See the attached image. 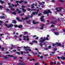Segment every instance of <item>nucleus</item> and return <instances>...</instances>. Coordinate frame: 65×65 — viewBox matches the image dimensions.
Instances as JSON below:
<instances>
[{
	"label": "nucleus",
	"mask_w": 65,
	"mask_h": 65,
	"mask_svg": "<svg viewBox=\"0 0 65 65\" xmlns=\"http://www.w3.org/2000/svg\"><path fill=\"white\" fill-rule=\"evenodd\" d=\"M0 2H1V4H3V3H4V2L3 1H0Z\"/></svg>",
	"instance_id": "obj_28"
},
{
	"label": "nucleus",
	"mask_w": 65,
	"mask_h": 65,
	"mask_svg": "<svg viewBox=\"0 0 65 65\" xmlns=\"http://www.w3.org/2000/svg\"><path fill=\"white\" fill-rule=\"evenodd\" d=\"M51 27H55V26H54V24H52V25H51Z\"/></svg>",
	"instance_id": "obj_39"
},
{
	"label": "nucleus",
	"mask_w": 65,
	"mask_h": 65,
	"mask_svg": "<svg viewBox=\"0 0 65 65\" xmlns=\"http://www.w3.org/2000/svg\"><path fill=\"white\" fill-rule=\"evenodd\" d=\"M24 14H25L24 13H22V14H21L20 15L21 16H23V15H24Z\"/></svg>",
	"instance_id": "obj_40"
},
{
	"label": "nucleus",
	"mask_w": 65,
	"mask_h": 65,
	"mask_svg": "<svg viewBox=\"0 0 65 65\" xmlns=\"http://www.w3.org/2000/svg\"><path fill=\"white\" fill-rule=\"evenodd\" d=\"M4 48L3 47L2 48V51H4Z\"/></svg>",
	"instance_id": "obj_50"
},
{
	"label": "nucleus",
	"mask_w": 65,
	"mask_h": 65,
	"mask_svg": "<svg viewBox=\"0 0 65 65\" xmlns=\"http://www.w3.org/2000/svg\"><path fill=\"white\" fill-rule=\"evenodd\" d=\"M50 37V35H48L47 36V37L45 38V39L46 40H48V38H49V37Z\"/></svg>",
	"instance_id": "obj_15"
},
{
	"label": "nucleus",
	"mask_w": 65,
	"mask_h": 65,
	"mask_svg": "<svg viewBox=\"0 0 65 65\" xmlns=\"http://www.w3.org/2000/svg\"><path fill=\"white\" fill-rule=\"evenodd\" d=\"M16 19L18 21H19V22H21L22 21L21 20H20V18H19L17 17L16 18Z\"/></svg>",
	"instance_id": "obj_18"
},
{
	"label": "nucleus",
	"mask_w": 65,
	"mask_h": 65,
	"mask_svg": "<svg viewBox=\"0 0 65 65\" xmlns=\"http://www.w3.org/2000/svg\"><path fill=\"white\" fill-rule=\"evenodd\" d=\"M32 43H38L37 41L34 40L32 42Z\"/></svg>",
	"instance_id": "obj_20"
},
{
	"label": "nucleus",
	"mask_w": 65,
	"mask_h": 65,
	"mask_svg": "<svg viewBox=\"0 0 65 65\" xmlns=\"http://www.w3.org/2000/svg\"><path fill=\"white\" fill-rule=\"evenodd\" d=\"M14 26L15 28H17V27H18V25L17 24L14 25Z\"/></svg>",
	"instance_id": "obj_25"
},
{
	"label": "nucleus",
	"mask_w": 65,
	"mask_h": 65,
	"mask_svg": "<svg viewBox=\"0 0 65 65\" xmlns=\"http://www.w3.org/2000/svg\"><path fill=\"white\" fill-rule=\"evenodd\" d=\"M12 27H13V25L12 24H10V25H8V28H9L10 27L11 28Z\"/></svg>",
	"instance_id": "obj_8"
},
{
	"label": "nucleus",
	"mask_w": 65,
	"mask_h": 65,
	"mask_svg": "<svg viewBox=\"0 0 65 65\" xmlns=\"http://www.w3.org/2000/svg\"><path fill=\"white\" fill-rule=\"evenodd\" d=\"M34 5H35V4L34 3L31 4V6H34Z\"/></svg>",
	"instance_id": "obj_32"
},
{
	"label": "nucleus",
	"mask_w": 65,
	"mask_h": 65,
	"mask_svg": "<svg viewBox=\"0 0 65 65\" xmlns=\"http://www.w3.org/2000/svg\"><path fill=\"white\" fill-rule=\"evenodd\" d=\"M6 10L7 11H9V9H6Z\"/></svg>",
	"instance_id": "obj_52"
},
{
	"label": "nucleus",
	"mask_w": 65,
	"mask_h": 65,
	"mask_svg": "<svg viewBox=\"0 0 65 65\" xmlns=\"http://www.w3.org/2000/svg\"><path fill=\"white\" fill-rule=\"evenodd\" d=\"M39 44V45H40L41 46V47H42V46H43V45H42V44L40 43Z\"/></svg>",
	"instance_id": "obj_38"
},
{
	"label": "nucleus",
	"mask_w": 65,
	"mask_h": 65,
	"mask_svg": "<svg viewBox=\"0 0 65 65\" xmlns=\"http://www.w3.org/2000/svg\"><path fill=\"white\" fill-rule=\"evenodd\" d=\"M35 11L36 10V9H31V11Z\"/></svg>",
	"instance_id": "obj_37"
},
{
	"label": "nucleus",
	"mask_w": 65,
	"mask_h": 65,
	"mask_svg": "<svg viewBox=\"0 0 65 65\" xmlns=\"http://www.w3.org/2000/svg\"><path fill=\"white\" fill-rule=\"evenodd\" d=\"M18 27L20 29H22V28H23V26L22 25H20L18 26Z\"/></svg>",
	"instance_id": "obj_13"
},
{
	"label": "nucleus",
	"mask_w": 65,
	"mask_h": 65,
	"mask_svg": "<svg viewBox=\"0 0 65 65\" xmlns=\"http://www.w3.org/2000/svg\"><path fill=\"white\" fill-rule=\"evenodd\" d=\"M29 18V17H26L25 18H23V19H22V21H25V20H28Z\"/></svg>",
	"instance_id": "obj_6"
},
{
	"label": "nucleus",
	"mask_w": 65,
	"mask_h": 65,
	"mask_svg": "<svg viewBox=\"0 0 65 65\" xmlns=\"http://www.w3.org/2000/svg\"><path fill=\"white\" fill-rule=\"evenodd\" d=\"M61 64H63L64 63V62H63V61H61Z\"/></svg>",
	"instance_id": "obj_54"
},
{
	"label": "nucleus",
	"mask_w": 65,
	"mask_h": 65,
	"mask_svg": "<svg viewBox=\"0 0 65 65\" xmlns=\"http://www.w3.org/2000/svg\"><path fill=\"white\" fill-rule=\"evenodd\" d=\"M61 59L63 60H65V57H61Z\"/></svg>",
	"instance_id": "obj_26"
},
{
	"label": "nucleus",
	"mask_w": 65,
	"mask_h": 65,
	"mask_svg": "<svg viewBox=\"0 0 65 65\" xmlns=\"http://www.w3.org/2000/svg\"><path fill=\"white\" fill-rule=\"evenodd\" d=\"M16 54H18V55H20V54H21L20 52H16Z\"/></svg>",
	"instance_id": "obj_29"
},
{
	"label": "nucleus",
	"mask_w": 65,
	"mask_h": 65,
	"mask_svg": "<svg viewBox=\"0 0 65 65\" xmlns=\"http://www.w3.org/2000/svg\"><path fill=\"white\" fill-rule=\"evenodd\" d=\"M30 10H31V9L29 8H28L27 9V10H28V11H30Z\"/></svg>",
	"instance_id": "obj_51"
},
{
	"label": "nucleus",
	"mask_w": 65,
	"mask_h": 65,
	"mask_svg": "<svg viewBox=\"0 0 65 65\" xmlns=\"http://www.w3.org/2000/svg\"><path fill=\"white\" fill-rule=\"evenodd\" d=\"M18 64L19 65H22V64H21V63H18Z\"/></svg>",
	"instance_id": "obj_57"
},
{
	"label": "nucleus",
	"mask_w": 65,
	"mask_h": 65,
	"mask_svg": "<svg viewBox=\"0 0 65 65\" xmlns=\"http://www.w3.org/2000/svg\"><path fill=\"white\" fill-rule=\"evenodd\" d=\"M42 14V13H39L38 14V16H40V15H41Z\"/></svg>",
	"instance_id": "obj_33"
},
{
	"label": "nucleus",
	"mask_w": 65,
	"mask_h": 65,
	"mask_svg": "<svg viewBox=\"0 0 65 65\" xmlns=\"http://www.w3.org/2000/svg\"><path fill=\"white\" fill-rule=\"evenodd\" d=\"M58 8H56V9L57 10V11H58V12H59L60 11V10H58Z\"/></svg>",
	"instance_id": "obj_31"
},
{
	"label": "nucleus",
	"mask_w": 65,
	"mask_h": 65,
	"mask_svg": "<svg viewBox=\"0 0 65 65\" xmlns=\"http://www.w3.org/2000/svg\"><path fill=\"white\" fill-rule=\"evenodd\" d=\"M22 1H16V3H19V4H22Z\"/></svg>",
	"instance_id": "obj_16"
},
{
	"label": "nucleus",
	"mask_w": 65,
	"mask_h": 65,
	"mask_svg": "<svg viewBox=\"0 0 65 65\" xmlns=\"http://www.w3.org/2000/svg\"><path fill=\"white\" fill-rule=\"evenodd\" d=\"M5 26L6 27H8V25H7V24H5Z\"/></svg>",
	"instance_id": "obj_45"
},
{
	"label": "nucleus",
	"mask_w": 65,
	"mask_h": 65,
	"mask_svg": "<svg viewBox=\"0 0 65 65\" xmlns=\"http://www.w3.org/2000/svg\"><path fill=\"white\" fill-rule=\"evenodd\" d=\"M36 37V35H35L33 36V37Z\"/></svg>",
	"instance_id": "obj_61"
},
{
	"label": "nucleus",
	"mask_w": 65,
	"mask_h": 65,
	"mask_svg": "<svg viewBox=\"0 0 65 65\" xmlns=\"http://www.w3.org/2000/svg\"><path fill=\"white\" fill-rule=\"evenodd\" d=\"M57 65H59V62H57Z\"/></svg>",
	"instance_id": "obj_63"
},
{
	"label": "nucleus",
	"mask_w": 65,
	"mask_h": 65,
	"mask_svg": "<svg viewBox=\"0 0 65 65\" xmlns=\"http://www.w3.org/2000/svg\"><path fill=\"white\" fill-rule=\"evenodd\" d=\"M44 18V16H42L40 18V20H41V22H43L44 21L43 18Z\"/></svg>",
	"instance_id": "obj_7"
},
{
	"label": "nucleus",
	"mask_w": 65,
	"mask_h": 65,
	"mask_svg": "<svg viewBox=\"0 0 65 65\" xmlns=\"http://www.w3.org/2000/svg\"><path fill=\"white\" fill-rule=\"evenodd\" d=\"M13 1H14L13 0H10V2H12Z\"/></svg>",
	"instance_id": "obj_55"
},
{
	"label": "nucleus",
	"mask_w": 65,
	"mask_h": 65,
	"mask_svg": "<svg viewBox=\"0 0 65 65\" xmlns=\"http://www.w3.org/2000/svg\"><path fill=\"white\" fill-rule=\"evenodd\" d=\"M24 34L26 35V34H28V32L27 31H24L23 33Z\"/></svg>",
	"instance_id": "obj_22"
},
{
	"label": "nucleus",
	"mask_w": 65,
	"mask_h": 65,
	"mask_svg": "<svg viewBox=\"0 0 65 65\" xmlns=\"http://www.w3.org/2000/svg\"><path fill=\"white\" fill-rule=\"evenodd\" d=\"M40 58H41V59H42V58H43V56H40Z\"/></svg>",
	"instance_id": "obj_59"
},
{
	"label": "nucleus",
	"mask_w": 65,
	"mask_h": 65,
	"mask_svg": "<svg viewBox=\"0 0 65 65\" xmlns=\"http://www.w3.org/2000/svg\"><path fill=\"white\" fill-rule=\"evenodd\" d=\"M59 1L61 2H62V3H64V1H62V0H59Z\"/></svg>",
	"instance_id": "obj_30"
},
{
	"label": "nucleus",
	"mask_w": 65,
	"mask_h": 65,
	"mask_svg": "<svg viewBox=\"0 0 65 65\" xmlns=\"http://www.w3.org/2000/svg\"><path fill=\"white\" fill-rule=\"evenodd\" d=\"M32 23L33 24H35V25H36L37 24H39V22H35L34 20L32 21Z\"/></svg>",
	"instance_id": "obj_5"
},
{
	"label": "nucleus",
	"mask_w": 65,
	"mask_h": 65,
	"mask_svg": "<svg viewBox=\"0 0 65 65\" xmlns=\"http://www.w3.org/2000/svg\"><path fill=\"white\" fill-rule=\"evenodd\" d=\"M4 59L5 60H8L9 59L8 57H7V56H4Z\"/></svg>",
	"instance_id": "obj_14"
},
{
	"label": "nucleus",
	"mask_w": 65,
	"mask_h": 65,
	"mask_svg": "<svg viewBox=\"0 0 65 65\" xmlns=\"http://www.w3.org/2000/svg\"><path fill=\"white\" fill-rule=\"evenodd\" d=\"M11 13L12 14H14V15H16V14H17V13H16V12H12Z\"/></svg>",
	"instance_id": "obj_24"
},
{
	"label": "nucleus",
	"mask_w": 65,
	"mask_h": 65,
	"mask_svg": "<svg viewBox=\"0 0 65 65\" xmlns=\"http://www.w3.org/2000/svg\"><path fill=\"white\" fill-rule=\"evenodd\" d=\"M47 14H48V13H52V11H51V10L50 9H48L47 10Z\"/></svg>",
	"instance_id": "obj_10"
},
{
	"label": "nucleus",
	"mask_w": 65,
	"mask_h": 65,
	"mask_svg": "<svg viewBox=\"0 0 65 65\" xmlns=\"http://www.w3.org/2000/svg\"><path fill=\"white\" fill-rule=\"evenodd\" d=\"M0 18L1 19H4L5 18V17L4 16H0Z\"/></svg>",
	"instance_id": "obj_23"
},
{
	"label": "nucleus",
	"mask_w": 65,
	"mask_h": 65,
	"mask_svg": "<svg viewBox=\"0 0 65 65\" xmlns=\"http://www.w3.org/2000/svg\"><path fill=\"white\" fill-rule=\"evenodd\" d=\"M37 5H38L37 3H36L35 4V6H37Z\"/></svg>",
	"instance_id": "obj_53"
},
{
	"label": "nucleus",
	"mask_w": 65,
	"mask_h": 65,
	"mask_svg": "<svg viewBox=\"0 0 65 65\" xmlns=\"http://www.w3.org/2000/svg\"><path fill=\"white\" fill-rule=\"evenodd\" d=\"M40 40L39 41V42H41V43H43L44 41H45L46 40V39L45 38H44L43 39V38L41 37L40 38Z\"/></svg>",
	"instance_id": "obj_2"
},
{
	"label": "nucleus",
	"mask_w": 65,
	"mask_h": 65,
	"mask_svg": "<svg viewBox=\"0 0 65 65\" xmlns=\"http://www.w3.org/2000/svg\"><path fill=\"white\" fill-rule=\"evenodd\" d=\"M44 49L45 50H47V47H45V48Z\"/></svg>",
	"instance_id": "obj_60"
},
{
	"label": "nucleus",
	"mask_w": 65,
	"mask_h": 65,
	"mask_svg": "<svg viewBox=\"0 0 65 65\" xmlns=\"http://www.w3.org/2000/svg\"><path fill=\"white\" fill-rule=\"evenodd\" d=\"M55 30V29H52V30H51V31H52V32H54V31Z\"/></svg>",
	"instance_id": "obj_49"
},
{
	"label": "nucleus",
	"mask_w": 65,
	"mask_h": 65,
	"mask_svg": "<svg viewBox=\"0 0 65 65\" xmlns=\"http://www.w3.org/2000/svg\"><path fill=\"white\" fill-rule=\"evenodd\" d=\"M13 59H18V58L15 57H13Z\"/></svg>",
	"instance_id": "obj_44"
},
{
	"label": "nucleus",
	"mask_w": 65,
	"mask_h": 65,
	"mask_svg": "<svg viewBox=\"0 0 65 65\" xmlns=\"http://www.w3.org/2000/svg\"><path fill=\"white\" fill-rule=\"evenodd\" d=\"M17 51V50H13V52H16Z\"/></svg>",
	"instance_id": "obj_46"
},
{
	"label": "nucleus",
	"mask_w": 65,
	"mask_h": 65,
	"mask_svg": "<svg viewBox=\"0 0 65 65\" xmlns=\"http://www.w3.org/2000/svg\"><path fill=\"white\" fill-rule=\"evenodd\" d=\"M0 8H1V9H2V8H3V7H2V5H0Z\"/></svg>",
	"instance_id": "obj_34"
},
{
	"label": "nucleus",
	"mask_w": 65,
	"mask_h": 65,
	"mask_svg": "<svg viewBox=\"0 0 65 65\" xmlns=\"http://www.w3.org/2000/svg\"><path fill=\"white\" fill-rule=\"evenodd\" d=\"M54 34L55 35H59V32L57 31L55 32Z\"/></svg>",
	"instance_id": "obj_12"
},
{
	"label": "nucleus",
	"mask_w": 65,
	"mask_h": 65,
	"mask_svg": "<svg viewBox=\"0 0 65 65\" xmlns=\"http://www.w3.org/2000/svg\"><path fill=\"white\" fill-rule=\"evenodd\" d=\"M57 44L58 46H60L61 45V44L59 43L58 42H56V43H53L52 44V45L53 47H55V45H56Z\"/></svg>",
	"instance_id": "obj_1"
},
{
	"label": "nucleus",
	"mask_w": 65,
	"mask_h": 65,
	"mask_svg": "<svg viewBox=\"0 0 65 65\" xmlns=\"http://www.w3.org/2000/svg\"><path fill=\"white\" fill-rule=\"evenodd\" d=\"M38 13V12L37 11H35V12H33L32 13V14H31V16H33V15H35L36 14H37Z\"/></svg>",
	"instance_id": "obj_3"
},
{
	"label": "nucleus",
	"mask_w": 65,
	"mask_h": 65,
	"mask_svg": "<svg viewBox=\"0 0 65 65\" xmlns=\"http://www.w3.org/2000/svg\"><path fill=\"white\" fill-rule=\"evenodd\" d=\"M54 50L55 51H57V48H54Z\"/></svg>",
	"instance_id": "obj_35"
},
{
	"label": "nucleus",
	"mask_w": 65,
	"mask_h": 65,
	"mask_svg": "<svg viewBox=\"0 0 65 65\" xmlns=\"http://www.w3.org/2000/svg\"><path fill=\"white\" fill-rule=\"evenodd\" d=\"M63 31L64 32H65V29H63Z\"/></svg>",
	"instance_id": "obj_64"
},
{
	"label": "nucleus",
	"mask_w": 65,
	"mask_h": 65,
	"mask_svg": "<svg viewBox=\"0 0 65 65\" xmlns=\"http://www.w3.org/2000/svg\"><path fill=\"white\" fill-rule=\"evenodd\" d=\"M9 8H13V7L11 6H9Z\"/></svg>",
	"instance_id": "obj_48"
},
{
	"label": "nucleus",
	"mask_w": 65,
	"mask_h": 65,
	"mask_svg": "<svg viewBox=\"0 0 65 65\" xmlns=\"http://www.w3.org/2000/svg\"><path fill=\"white\" fill-rule=\"evenodd\" d=\"M28 50L29 52H31V50L30 49H28Z\"/></svg>",
	"instance_id": "obj_56"
},
{
	"label": "nucleus",
	"mask_w": 65,
	"mask_h": 65,
	"mask_svg": "<svg viewBox=\"0 0 65 65\" xmlns=\"http://www.w3.org/2000/svg\"><path fill=\"white\" fill-rule=\"evenodd\" d=\"M21 54H24V53L23 52V51H21Z\"/></svg>",
	"instance_id": "obj_58"
},
{
	"label": "nucleus",
	"mask_w": 65,
	"mask_h": 65,
	"mask_svg": "<svg viewBox=\"0 0 65 65\" xmlns=\"http://www.w3.org/2000/svg\"><path fill=\"white\" fill-rule=\"evenodd\" d=\"M41 26L42 27H44V24H42Z\"/></svg>",
	"instance_id": "obj_41"
},
{
	"label": "nucleus",
	"mask_w": 65,
	"mask_h": 65,
	"mask_svg": "<svg viewBox=\"0 0 65 65\" xmlns=\"http://www.w3.org/2000/svg\"><path fill=\"white\" fill-rule=\"evenodd\" d=\"M8 57H13V56L12 55H8Z\"/></svg>",
	"instance_id": "obj_27"
},
{
	"label": "nucleus",
	"mask_w": 65,
	"mask_h": 65,
	"mask_svg": "<svg viewBox=\"0 0 65 65\" xmlns=\"http://www.w3.org/2000/svg\"><path fill=\"white\" fill-rule=\"evenodd\" d=\"M22 65H26V63L25 62H22Z\"/></svg>",
	"instance_id": "obj_43"
},
{
	"label": "nucleus",
	"mask_w": 65,
	"mask_h": 65,
	"mask_svg": "<svg viewBox=\"0 0 65 65\" xmlns=\"http://www.w3.org/2000/svg\"><path fill=\"white\" fill-rule=\"evenodd\" d=\"M48 48H51V47H52V46L51 45H50L48 46Z\"/></svg>",
	"instance_id": "obj_47"
},
{
	"label": "nucleus",
	"mask_w": 65,
	"mask_h": 65,
	"mask_svg": "<svg viewBox=\"0 0 65 65\" xmlns=\"http://www.w3.org/2000/svg\"><path fill=\"white\" fill-rule=\"evenodd\" d=\"M23 48H30V47H29L28 46H26V47L24 46L23 47Z\"/></svg>",
	"instance_id": "obj_21"
},
{
	"label": "nucleus",
	"mask_w": 65,
	"mask_h": 65,
	"mask_svg": "<svg viewBox=\"0 0 65 65\" xmlns=\"http://www.w3.org/2000/svg\"><path fill=\"white\" fill-rule=\"evenodd\" d=\"M26 22L27 23V24H29V21H26Z\"/></svg>",
	"instance_id": "obj_62"
},
{
	"label": "nucleus",
	"mask_w": 65,
	"mask_h": 65,
	"mask_svg": "<svg viewBox=\"0 0 65 65\" xmlns=\"http://www.w3.org/2000/svg\"><path fill=\"white\" fill-rule=\"evenodd\" d=\"M21 1L22 2H21V4L23 3V2H24V4H27V3H28V2L26 1H25L23 0H22Z\"/></svg>",
	"instance_id": "obj_11"
},
{
	"label": "nucleus",
	"mask_w": 65,
	"mask_h": 65,
	"mask_svg": "<svg viewBox=\"0 0 65 65\" xmlns=\"http://www.w3.org/2000/svg\"><path fill=\"white\" fill-rule=\"evenodd\" d=\"M16 11H18V13L20 14V13H21V12H22V11H21L19 10L18 8L16 10Z\"/></svg>",
	"instance_id": "obj_9"
},
{
	"label": "nucleus",
	"mask_w": 65,
	"mask_h": 65,
	"mask_svg": "<svg viewBox=\"0 0 65 65\" xmlns=\"http://www.w3.org/2000/svg\"><path fill=\"white\" fill-rule=\"evenodd\" d=\"M43 13H44L45 14H47V10L44 11L43 12Z\"/></svg>",
	"instance_id": "obj_19"
},
{
	"label": "nucleus",
	"mask_w": 65,
	"mask_h": 65,
	"mask_svg": "<svg viewBox=\"0 0 65 65\" xmlns=\"http://www.w3.org/2000/svg\"><path fill=\"white\" fill-rule=\"evenodd\" d=\"M23 53H26V54H27V53H29V52H26L25 51H24L23 52Z\"/></svg>",
	"instance_id": "obj_42"
},
{
	"label": "nucleus",
	"mask_w": 65,
	"mask_h": 65,
	"mask_svg": "<svg viewBox=\"0 0 65 65\" xmlns=\"http://www.w3.org/2000/svg\"><path fill=\"white\" fill-rule=\"evenodd\" d=\"M12 22L13 24H17V21H16V20H13Z\"/></svg>",
	"instance_id": "obj_17"
},
{
	"label": "nucleus",
	"mask_w": 65,
	"mask_h": 65,
	"mask_svg": "<svg viewBox=\"0 0 65 65\" xmlns=\"http://www.w3.org/2000/svg\"><path fill=\"white\" fill-rule=\"evenodd\" d=\"M11 10H12L13 11L15 10V9H14V8H11Z\"/></svg>",
	"instance_id": "obj_36"
},
{
	"label": "nucleus",
	"mask_w": 65,
	"mask_h": 65,
	"mask_svg": "<svg viewBox=\"0 0 65 65\" xmlns=\"http://www.w3.org/2000/svg\"><path fill=\"white\" fill-rule=\"evenodd\" d=\"M21 7L22 8V10L23 11V12H25L26 11V10H25V9H24L25 8H26V6H22Z\"/></svg>",
	"instance_id": "obj_4"
}]
</instances>
